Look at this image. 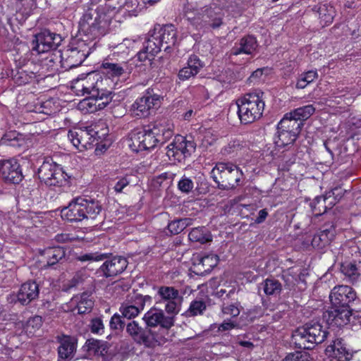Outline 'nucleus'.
<instances>
[{"label":"nucleus","mask_w":361,"mask_h":361,"mask_svg":"<svg viewBox=\"0 0 361 361\" xmlns=\"http://www.w3.org/2000/svg\"><path fill=\"white\" fill-rule=\"evenodd\" d=\"M173 135L172 126L166 121H156L131 133L130 147L134 152L150 150L162 145Z\"/></svg>","instance_id":"nucleus-1"},{"label":"nucleus","mask_w":361,"mask_h":361,"mask_svg":"<svg viewBox=\"0 0 361 361\" xmlns=\"http://www.w3.org/2000/svg\"><path fill=\"white\" fill-rule=\"evenodd\" d=\"M104 16L103 8H98L97 10L90 9L80 21V29L88 37V39H76L71 42V47L81 54H83L85 58L90 55L92 47V42H87V41L104 34L106 25Z\"/></svg>","instance_id":"nucleus-2"},{"label":"nucleus","mask_w":361,"mask_h":361,"mask_svg":"<svg viewBox=\"0 0 361 361\" xmlns=\"http://www.w3.org/2000/svg\"><path fill=\"white\" fill-rule=\"evenodd\" d=\"M102 213V203L91 197H75L67 207L61 209V216L71 222L82 220H102L103 219Z\"/></svg>","instance_id":"nucleus-3"},{"label":"nucleus","mask_w":361,"mask_h":361,"mask_svg":"<svg viewBox=\"0 0 361 361\" xmlns=\"http://www.w3.org/2000/svg\"><path fill=\"white\" fill-rule=\"evenodd\" d=\"M108 82L109 79H102L97 74L88 73L85 79L78 81V91L82 95L88 94L89 104L94 105L97 109L101 110L111 102L114 95L112 91L103 88L104 84Z\"/></svg>","instance_id":"nucleus-4"},{"label":"nucleus","mask_w":361,"mask_h":361,"mask_svg":"<svg viewBox=\"0 0 361 361\" xmlns=\"http://www.w3.org/2000/svg\"><path fill=\"white\" fill-rule=\"evenodd\" d=\"M329 334L328 328L317 321H310L297 328L292 334V343L300 349H313L323 343Z\"/></svg>","instance_id":"nucleus-5"},{"label":"nucleus","mask_w":361,"mask_h":361,"mask_svg":"<svg viewBox=\"0 0 361 361\" xmlns=\"http://www.w3.org/2000/svg\"><path fill=\"white\" fill-rule=\"evenodd\" d=\"M263 96L264 92L255 90L236 101L237 113L241 123H252L262 116L265 106Z\"/></svg>","instance_id":"nucleus-6"},{"label":"nucleus","mask_w":361,"mask_h":361,"mask_svg":"<svg viewBox=\"0 0 361 361\" xmlns=\"http://www.w3.org/2000/svg\"><path fill=\"white\" fill-rule=\"evenodd\" d=\"M211 177L219 190H229L240 184L243 173L231 162H218L211 171Z\"/></svg>","instance_id":"nucleus-7"},{"label":"nucleus","mask_w":361,"mask_h":361,"mask_svg":"<svg viewBox=\"0 0 361 361\" xmlns=\"http://www.w3.org/2000/svg\"><path fill=\"white\" fill-rule=\"evenodd\" d=\"M126 332L137 345L147 348L162 345L168 341L167 338L162 337L160 332H155V330L151 329L145 324L142 325L136 320L126 324Z\"/></svg>","instance_id":"nucleus-8"},{"label":"nucleus","mask_w":361,"mask_h":361,"mask_svg":"<svg viewBox=\"0 0 361 361\" xmlns=\"http://www.w3.org/2000/svg\"><path fill=\"white\" fill-rule=\"evenodd\" d=\"M224 13L216 6H204L194 17H188L190 24L197 30L207 32L210 29H218L224 24Z\"/></svg>","instance_id":"nucleus-9"},{"label":"nucleus","mask_w":361,"mask_h":361,"mask_svg":"<svg viewBox=\"0 0 361 361\" xmlns=\"http://www.w3.org/2000/svg\"><path fill=\"white\" fill-rule=\"evenodd\" d=\"M176 317L173 314H167L165 310L153 306L144 314L142 320L151 329L159 326L155 332H160L162 337L166 338L169 330L175 324Z\"/></svg>","instance_id":"nucleus-10"},{"label":"nucleus","mask_w":361,"mask_h":361,"mask_svg":"<svg viewBox=\"0 0 361 361\" xmlns=\"http://www.w3.org/2000/svg\"><path fill=\"white\" fill-rule=\"evenodd\" d=\"M161 99L159 94L153 93V90L149 88L141 97L134 102L130 110L134 116L146 118L160 106Z\"/></svg>","instance_id":"nucleus-11"},{"label":"nucleus","mask_w":361,"mask_h":361,"mask_svg":"<svg viewBox=\"0 0 361 361\" xmlns=\"http://www.w3.org/2000/svg\"><path fill=\"white\" fill-rule=\"evenodd\" d=\"M66 176L62 167L52 161H44L38 169L39 178L49 187H61L66 182Z\"/></svg>","instance_id":"nucleus-12"},{"label":"nucleus","mask_w":361,"mask_h":361,"mask_svg":"<svg viewBox=\"0 0 361 361\" xmlns=\"http://www.w3.org/2000/svg\"><path fill=\"white\" fill-rule=\"evenodd\" d=\"M195 148L196 145L193 140H187L185 137L178 135L166 147V155L170 160L181 162L190 157Z\"/></svg>","instance_id":"nucleus-13"},{"label":"nucleus","mask_w":361,"mask_h":361,"mask_svg":"<svg viewBox=\"0 0 361 361\" xmlns=\"http://www.w3.org/2000/svg\"><path fill=\"white\" fill-rule=\"evenodd\" d=\"M157 295L160 300L165 302L164 310L167 314H179L183 298L179 290L173 286H162L158 288Z\"/></svg>","instance_id":"nucleus-14"},{"label":"nucleus","mask_w":361,"mask_h":361,"mask_svg":"<svg viewBox=\"0 0 361 361\" xmlns=\"http://www.w3.org/2000/svg\"><path fill=\"white\" fill-rule=\"evenodd\" d=\"M63 41L59 34L44 30L35 35L32 41V51L37 54L49 52L57 49Z\"/></svg>","instance_id":"nucleus-15"},{"label":"nucleus","mask_w":361,"mask_h":361,"mask_svg":"<svg viewBox=\"0 0 361 361\" xmlns=\"http://www.w3.org/2000/svg\"><path fill=\"white\" fill-rule=\"evenodd\" d=\"M331 305L336 307H351V305L359 300L356 291L349 286L338 285L334 287L329 294Z\"/></svg>","instance_id":"nucleus-16"},{"label":"nucleus","mask_w":361,"mask_h":361,"mask_svg":"<svg viewBox=\"0 0 361 361\" xmlns=\"http://www.w3.org/2000/svg\"><path fill=\"white\" fill-rule=\"evenodd\" d=\"M104 263L97 270L101 276L105 278H114L122 274L127 268L128 262L122 256L108 257L104 259Z\"/></svg>","instance_id":"nucleus-17"},{"label":"nucleus","mask_w":361,"mask_h":361,"mask_svg":"<svg viewBox=\"0 0 361 361\" xmlns=\"http://www.w3.org/2000/svg\"><path fill=\"white\" fill-rule=\"evenodd\" d=\"M0 177L6 183L18 184L23 178L19 163L13 159L0 160Z\"/></svg>","instance_id":"nucleus-18"},{"label":"nucleus","mask_w":361,"mask_h":361,"mask_svg":"<svg viewBox=\"0 0 361 361\" xmlns=\"http://www.w3.org/2000/svg\"><path fill=\"white\" fill-rule=\"evenodd\" d=\"M154 27L156 38L162 44L164 51L170 53L178 42V32L172 24Z\"/></svg>","instance_id":"nucleus-19"},{"label":"nucleus","mask_w":361,"mask_h":361,"mask_svg":"<svg viewBox=\"0 0 361 361\" xmlns=\"http://www.w3.org/2000/svg\"><path fill=\"white\" fill-rule=\"evenodd\" d=\"M56 340L59 344L57 348L59 357L63 360L73 359L76 353L78 339L73 336L61 334L56 337Z\"/></svg>","instance_id":"nucleus-20"},{"label":"nucleus","mask_w":361,"mask_h":361,"mask_svg":"<svg viewBox=\"0 0 361 361\" xmlns=\"http://www.w3.org/2000/svg\"><path fill=\"white\" fill-rule=\"evenodd\" d=\"M353 309L351 307H336L331 305L329 310L324 314V317L327 322L336 326H343L350 321Z\"/></svg>","instance_id":"nucleus-21"},{"label":"nucleus","mask_w":361,"mask_h":361,"mask_svg":"<svg viewBox=\"0 0 361 361\" xmlns=\"http://www.w3.org/2000/svg\"><path fill=\"white\" fill-rule=\"evenodd\" d=\"M97 133L93 130L78 129L69 130L68 137L73 145L78 149H87L94 141V134Z\"/></svg>","instance_id":"nucleus-22"},{"label":"nucleus","mask_w":361,"mask_h":361,"mask_svg":"<svg viewBox=\"0 0 361 361\" xmlns=\"http://www.w3.org/2000/svg\"><path fill=\"white\" fill-rule=\"evenodd\" d=\"M326 353L330 358L329 361H349L353 355L346 348L342 339L334 341L332 344L328 345L326 348Z\"/></svg>","instance_id":"nucleus-23"},{"label":"nucleus","mask_w":361,"mask_h":361,"mask_svg":"<svg viewBox=\"0 0 361 361\" xmlns=\"http://www.w3.org/2000/svg\"><path fill=\"white\" fill-rule=\"evenodd\" d=\"M39 294V285L35 281H30L21 285L17 293V301L22 305H27L37 299Z\"/></svg>","instance_id":"nucleus-24"},{"label":"nucleus","mask_w":361,"mask_h":361,"mask_svg":"<svg viewBox=\"0 0 361 361\" xmlns=\"http://www.w3.org/2000/svg\"><path fill=\"white\" fill-rule=\"evenodd\" d=\"M204 67V63L196 55H192L189 57L187 66L181 68L178 74L180 80L184 81L196 75Z\"/></svg>","instance_id":"nucleus-25"},{"label":"nucleus","mask_w":361,"mask_h":361,"mask_svg":"<svg viewBox=\"0 0 361 361\" xmlns=\"http://www.w3.org/2000/svg\"><path fill=\"white\" fill-rule=\"evenodd\" d=\"M336 235V229L334 224L326 225L319 233L314 235L312 240V245L317 249H322L328 245Z\"/></svg>","instance_id":"nucleus-26"},{"label":"nucleus","mask_w":361,"mask_h":361,"mask_svg":"<svg viewBox=\"0 0 361 361\" xmlns=\"http://www.w3.org/2000/svg\"><path fill=\"white\" fill-rule=\"evenodd\" d=\"M257 47L256 38L252 35H247L241 38L238 44H235L231 50V54L235 56L241 54L250 55L257 49Z\"/></svg>","instance_id":"nucleus-27"},{"label":"nucleus","mask_w":361,"mask_h":361,"mask_svg":"<svg viewBox=\"0 0 361 361\" xmlns=\"http://www.w3.org/2000/svg\"><path fill=\"white\" fill-rule=\"evenodd\" d=\"M71 302L76 305L75 309L80 314L90 312L94 306L92 293L89 291H85L81 294L74 295Z\"/></svg>","instance_id":"nucleus-28"},{"label":"nucleus","mask_w":361,"mask_h":361,"mask_svg":"<svg viewBox=\"0 0 361 361\" xmlns=\"http://www.w3.org/2000/svg\"><path fill=\"white\" fill-rule=\"evenodd\" d=\"M83 348L89 355L104 357L108 352L109 345L104 341L89 338L86 341Z\"/></svg>","instance_id":"nucleus-29"},{"label":"nucleus","mask_w":361,"mask_h":361,"mask_svg":"<svg viewBox=\"0 0 361 361\" xmlns=\"http://www.w3.org/2000/svg\"><path fill=\"white\" fill-rule=\"evenodd\" d=\"M311 10L320 19V23L322 26L331 23L334 16V8L330 5L326 4H319L313 6Z\"/></svg>","instance_id":"nucleus-30"},{"label":"nucleus","mask_w":361,"mask_h":361,"mask_svg":"<svg viewBox=\"0 0 361 361\" xmlns=\"http://www.w3.org/2000/svg\"><path fill=\"white\" fill-rule=\"evenodd\" d=\"M302 126L303 123L302 121L293 118V116H290V113H288L284 115L283 118L278 123L277 129L286 130L298 136Z\"/></svg>","instance_id":"nucleus-31"},{"label":"nucleus","mask_w":361,"mask_h":361,"mask_svg":"<svg viewBox=\"0 0 361 361\" xmlns=\"http://www.w3.org/2000/svg\"><path fill=\"white\" fill-rule=\"evenodd\" d=\"M41 255L47 259L48 266H53L65 258L66 250L60 246L50 247L42 250Z\"/></svg>","instance_id":"nucleus-32"},{"label":"nucleus","mask_w":361,"mask_h":361,"mask_svg":"<svg viewBox=\"0 0 361 361\" xmlns=\"http://www.w3.org/2000/svg\"><path fill=\"white\" fill-rule=\"evenodd\" d=\"M64 58L63 68H73L80 66L86 59L83 54L79 53L77 50L70 47L63 51Z\"/></svg>","instance_id":"nucleus-33"},{"label":"nucleus","mask_w":361,"mask_h":361,"mask_svg":"<svg viewBox=\"0 0 361 361\" xmlns=\"http://www.w3.org/2000/svg\"><path fill=\"white\" fill-rule=\"evenodd\" d=\"M189 240L192 242L205 244L212 240L211 233L204 227L194 228L188 234Z\"/></svg>","instance_id":"nucleus-34"},{"label":"nucleus","mask_w":361,"mask_h":361,"mask_svg":"<svg viewBox=\"0 0 361 361\" xmlns=\"http://www.w3.org/2000/svg\"><path fill=\"white\" fill-rule=\"evenodd\" d=\"M101 69L102 73L108 76L109 80L110 78L120 77L125 72L124 67L122 64L111 63L107 60L103 61Z\"/></svg>","instance_id":"nucleus-35"},{"label":"nucleus","mask_w":361,"mask_h":361,"mask_svg":"<svg viewBox=\"0 0 361 361\" xmlns=\"http://www.w3.org/2000/svg\"><path fill=\"white\" fill-rule=\"evenodd\" d=\"M261 286L267 295L277 296L282 290V284L275 279H267L261 283Z\"/></svg>","instance_id":"nucleus-36"},{"label":"nucleus","mask_w":361,"mask_h":361,"mask_svg":"<svg viewBox=\"0 0 361 361\" xmlns=\"http://www.w3.org/2000/svg\"><path fill=\"white\" fill-rule=\"evenodd\" d=\"M341 271L345 276L347 281L354 284L360 278V272L355 264L351 262L343 263L341 267Z\"/></svg>","instance_id":"nucleus-37"},{"label":"nucleus","mask_w":361,"mask_h":361,"mask_svg":"<svg viewBox=\"0 0 361 361\" xmlns=\"http://www.w3.org/2000/svg\"><path fill=\"white\" fill-rule=\"evenodd\" d=\"M297 137L298 135L286 130L277 129V137L274 142L278 147H283L293 144Z\"/></svg>","instance_id":"nucleus-38"},{"label":"nucleus","mask_w":361,"mask_h":361,"mask_svg":"<svg viewBox=\"0 0 361 361\" xmlns=\"http://www.w3.org/2000/svg\"><path fill=\"white\" fill-rule=\"evenodd\" d=\"M219 262V257L214 254L205 255L200 258L197 267L203 272H209L215 267Z\"/></svg>","instance_id":"nucleus-39"},{"label":"nucleus","mask_w":361,"mask_h":361,"mask_svg":"<svg viewBox=\"0 0 361 361\" xmlns=\"http://www.w3.org/2000/svg\"><path fill=\"white\" fill-rule=\"evenodd\" d=\"M315 111V108L312 104H308L299 108L295 109L293 111H290V116H293L298 121H302L304 124V121L308 119Z\"/></svg>","instance_id":"nucleus-40"},{"label":"nucleus","mask_w":361,"mask_h":361,"mask_svg":"<svg viewBox=\"0 0 361 361\" xmlns=\"http://www.w3.org/2000/svg\"><path fill=\"white\" fill-rule=\"evenodd\" d=\"M207 305L205 302L200 300H195L190 302V307L185 312L186 317H195L203 314L206 310Z\"/></svg>","instance_id":"nucleus-41"},{"label":"nucleus","mask_w":361,"mask_h":361,"mask_svg":"<svg viewBox=\"0 0 361 361\" xmlns=\"http://www.w3.org/2000/svg\"><path fill=\"white\" fill-rule=\"evenodd\" d=\"M163 48L162 44L159 43V40H157L156 38V35L154 32L150 37L145 42L144 44V49H146V51H148L151 56H154L159 51H161Z\"/></svg>","instance_id":"nucleus-42"},{"label":"nucleus","mask_w":361,"mask_h":361,"mask_svg":"<svg viewBox=\"0 0 361 361\" xmlns=\"http://www.w3.org/2000/svg\"><path fill=\"white\" fill-rule=\"evenodd\" d=\"M133 306L138 309L139 312L141 313L145 309L146 304L150 305L152 302V298L150 295H143L139 293L135 294L131 297L129 300Z\"/></svg>","instance_id":"nucleus-43"},{"label":"nucleus","mask_w":361,"mask_h":361,"mask_svg":"<svg viewBox=\"0 0 361 361\" xmlns=\"http://www.w3.org/2000/svg\"><path fill=\"white\" fill-rule=\"evenodd\" d=\"M86 279L85 271H79L75 273L73 277L66 284L63 286L62 290L65 292L70 291L72 288L81 285Z\"/></svg>","instance_id":"nucleus-44"},{"label":"nucleus","mask_w":361,"mask_h":361,"mask_svg":"<svg viewBox=\"0 0 361 361\" xmlns=\"http://www.w3.org/2000/svg\"><path fill=\"white\" fill-rule=\"evenodd\" d=\"M119 312L123 318L129 320L135 319L140 314L138 309L130 303L129 301L121 305Z\"/></svg>","instance_id":"nucleus-45"},{"label":"nucleus","mask_w":361,"mask_h":361,"mask_svg":"<svg viewBox=\"0 0 361 361\" xmlns=\"http://www.w3.org/2000/svg\"><path fill=\"white\" fill-rule=\"evenodd\" d=\"M240 302H236L228 304L224 302L221 305V312L225 315H229L231 318L237 317L240 313Z\"/></svg>","instance_id":"nucleus-46"},{"label":"nucleus","mask_w":361,"mask_h":361,"mask_svg":"<svg viewBox=\"0 0 361 361\" xmlns=\"http://www.w3.org/2000/svg\"><path fill=\"white\" fill-rule=\"evenodd\" d=\"M195 183L193 180L186 176H183L180 180L178 182L177 188L182 192L189 194L193 191Z\"/></svg>","instance_id":"nucleus-47"},{"label":"nucleus","mask_w":361,"mask_h":361,"mask_svg":"<svg viewBox=\"0 0 361 361\" xmlns=\"http://www.w3.org/2000/svg\"><path fill=\"white\" fill-rule=\"evenodd\" d=\"M238 326V324L235 322L232 321L231 319L224 320L221 324H213L210 326V330L214 331L216 328V331L217 333L224 332L230 331L233 329H235Z\"/></svg>","instance_id":"nucleus-48"},{"label":"nucleus","mask_w":361,"mask_h":361,"mask_svg":"<svg viewBox=\"0 0 361 361\" xmlns=\"http://www.w3.org/2000/svg\"><path fill=\"white\" fill-rule=\"evenodd\" d=\"M283 361H311V357L307 352L295 351L288 353Z\"/></svg>","instance_id":"nucleus-49"},{"label":"nucleus","mask_w":361,"mask_h":361,"mask_svg":"<svg viewBox=\"0 0 361 361\" xmlns=\"http://www.w3.org/2000/svg\"><path fill=\"white\" fill-rule=\"evenodd\" d=\"M122 315L118 313L114 314L109 322V326L111 330L122 331L126 326Z\"/></svg>","instance_id":"nucleus-50"},{"label":"nucleus","mask_w":361,"mask_h":361,"mask_svg":"<svg viewBox=\"0 0 361 361\" xmlns=\"http://www.w3.org/2000/svg\"><path fill=\"white\" fill-rule=\"evenodd\" d=\"M337 190L336 188L329 191V192H327L325 196H318V197H316L313 201V202L312 203V207H314V209L316 210L317 209V205H319V204H322V207H324V212H326V208L327 207L325 205V202L326 200H328L329 199H330L333 195H335V191ZM319 212H321V209H320V206H319Z\"/></svg>","instance_id":"nucleus-51"},{"label":"nucleus","mask_w":361,"mask_h":361,"mask_svg":"<svg viewBox=\"0 0 361 361\" xmlns=\"http://www.w3.org/2000/svg\"><path fill=\"white\" fill-rule=\"evenodd\" d=\"M52 52L49 54V56L47 57V59L49 60L50 63H52L53 65L57 63H61V66L63 67L64 58L63 55V52L60 50H52Z\"/></svg>","instance_id":"nucleus-52"},{"label":"nucleus","mask_w":361,"mask_h":361,"mask_svg":"<svg viewBox=\"0 0 361 361\" xmlns=\"http://www.w3.org/2000/svg\"><path fill=\"white\" fill-rule=\"evenodd\" d=\"M235 294V288L233 287L226 286V288H221L216 293L219 298H221L224 300L226 299L232 298Z\"/></svg>","instance_id":"nucleus-53"},{"label":"nucleus","mask_w":361,"mask_h":361,"mask_svg":"<svg viewBox=\"0 0 361 361\" xmlns=\"http://www.w3.org/2000/svg\"><path fill=\"white\" fill-rule=\"evenodd\" d=\"M104 324L101 318L96 317L91 320L90 329L92 333L102 334L104 332Z\"/></svg>","instance_id":"nucleus-54"},{"label":"nucleus","mask_w":361,"mask_h":361,"mask_svg":"<svg viewBox=\"0 0 361 361\" xmlns=\"http://www.w3.org/2000/svg\"><path fill=\"white\" fill-rule=\"evenodd\" d=\"M106 258V253L98 254V253H89L81 255L79 257V260L81 262L85 261H103Z\"/></svg>","instance_id":"nucleus-55"},{"label":"nucleus","mask_w":361,"mask_h":361,"mask_svg":"<svg viewBox=\"0 0 361 361\" xmlns=\"http://www.w3.org/2000/svg\"><path fill=\"white\" fill-rule=\"evenodd\" d=\"M168 229L171 234L176 235L182 232L184 229L178 219H174L169 223Z\"/></svg>","instance_id":"nucleus-56"},{"label":"nucleus","mask_w":361,"mask_h":361,"mask_svg":"<svg viewBox=\"0 0 361 361\" xmlns=\"http://www.w3.org/2000/svg\"><path fill=\"white\" fill-rule=\"evenodd\" d=\"M1 142L4 144L15 147L18 142V134L16 132H11L4 135Z\"/></svg>","instance_id":"nucleus-57"},{"label":"nucleus","mask_w":361,"mask_h":361,"mask_svg":"<svg viewBox=\"0 0 361 361\" xmlns=\"http://www.w3.org/2000/svg\"><path fill=\"white\" fill-rule=\"evenodd\" d=\"M43 321L41 316L36 315L28 319L27 322V329H39L42 325Z\"/></svg>","instance_id":"nucleus-58"},{"label":"nucleus","mask_w":361,"mask_h":361,"mask_svg":"<svg viewBox=\"0 0 361 361\" xmlns=\"http://www.w3.org/2000/svg\"><path fill=\"white\" fill-rule=\"evenodd\" d=\"M130 183V180L127 177L120 178L114 186V189L116 192H121L123 190L127 187Z\"/></svg>","instance_id":"nucleus-59"},{"label":"nucleus","mask_w":361,"mask_h":361,"mask_svg":"<svg viewBox=\"0 0 361 361\" xmlns=\"http://www.w3.org/2000/svg\"><path fill=\"white\" fill-rule=\"evenodd\" d=\"M300 76L310 84L318 78V73L316 70H311L302 73Z\"/></svg>","instance_id":"nucleus-60"},{"label":"nucleus","mask_w":361,"mask_h":361,"mask_svg":"<svg viewBox=\"0 0 361 361\" xmlns=\"http://www.w3.org/2000/svg\"><path fill=\"white\" fill-rule=\"evenodd\" d=\"M23 194L27 198L35 197L38 194L37 188H35V185H28L27 187L23 189Z\"/></svg>","instance_id":"nucleus-61"},{"label":"nucleus","mask_w":361,"mask_h":361,"mask_svg":"<svg viewBox=\"0 0 361 361\" xmlns=\"http://www.w3.org/2000/svg\"><path fill=\"white\" fill-rule=\"evenodd\" d=\"M137 60L141 62H145L146 61H151L153 56H151L148 51H146V49L143 48L142 50L140 51L137 54Z\"/></svg>","instance_id":"nucleus-62"},{"label":"nucleus","mask_w":361,"mask_h":361,"mask_svg":"<svg viewBox=\"0 0 361 361\" xmlns=\"http://www.w3.org/2000/svg\"><path fill=\"white\" fill-rule=\"evenodd\" d=\"M263 71H264L263 68H258L256 71H255L254 72H252V73L248 78L250 82H257L263 75Z\"/></svg>","instance_id":"nucleus-63"},{"label":"nucleus","mask_w":361,"mask_h":361,"mask_svg":"<svg viewBox=\"0 0 361 361\" xmlns=\"http://www.w3.org/2000/svg\"><path fill=\"white\" fill-rule=\"evenodd\" d=\"M267 216H268L267 210L266 209H261L258 212V216L256 218L255 222L256 224H262V222H264L265 221V219H267Z\"/></svg>","instance_id":"nucleus-64"}]
</instances>
